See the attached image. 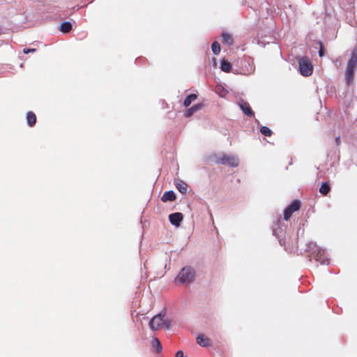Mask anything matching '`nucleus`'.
<instances>
[{
  "label": "nucleus",
  "instance_id": "f257e3e1",
  "mask_svg": "<svg viewBox=\"0 0 357 357\" xmlns=\"http://www.w3.org/2000/svg\"><path fill=\"white\" fill-rule=\"evenodd\" d=\"M165 312L162 311L159 314L154 316L149 322V327L152 331H158L162 326H165L167 329L171 328V321L165 320Z\"/></svg>",
  "mask_w": 357,
  "mask_h": 357
},
{
  "label": "nucleus",
  "instance_id": "f03ea898",
  "mask_svg": "<svg viewBox=\"0 0 357 357\" xmlns=\"http://www.w3.org/2000/svg\"><path fill=\"white\" fill-rule=\"evenodd\" d=\"M211 160L215 164L227 165L232 167H236L238 165V159L233 155L222 153L220 155H212Z\"/></svg>",
  "mask_w": 357,
  "mask_h": 357
},
{
  "label": "nucleus",
  "instance_id": "7ed1b4c3",
  "mask_svg": "<svg viewBox=\"0 0 357 357\" xmlns=\"http://www.w3.org/2000/svg\"><path fill=\"white\" fill-rule=\"evenodd\" d=\"M357 67V49L353 50L351 58L349 59L346 72V81L347 84H350L354 77V71Z\"/></svg>",
  "mask_w": 357,
  "mask_h": 357
},
{
  "label": "nucleus",
  "instance_id": "20e7f679",
  "mask_svg": "<svg viewBox=\"0 0 357 357\" xmlns=\"http://www.w3.org/2000/svg\"><path fill=\"white\" fill-rule=\"evenodd\" d=\"M300 73L308 77L312 74L313 66L310 59L307 56H303L298 59Z\"/></svg>",
  "mask_w": 357,
  "mask_h": 357
},
{
  "label": "nucleus",
  "instance_id": "39448f33",
  "mask_svg": "<svg viewBox=\"0 0 357 357\" xmlns=\"http://www.w3.org/2000/svg\"><path fill=\"white\" fill-rule=\"evenodd\" d=\"M194 278V270L190 267L186 266L183 268L182 270L179 272L176 278V281L183 284L190 283L193 281Z\"/></svg>",
  "mask_w": 357,
  "mask_h": 357
},
{
  "label": "nucleus",
  "instance_id": "423d86ee",
  "mask_svg": "<svg viewBox=\"0 0 357 357\" xmlns=\"http://www.w3.org/2000/svg\"><path fill=\"white\" fill-rule=\"evenodd\" d=\"M301 206V203L299 200H294L291 204L287 207L284 211V219L288 220L293 213L298 211Z\"/></svg>",
  "mask_w": 357,
  "mask_h": 357
},
{
  "label": "nucleus",
  "instance_id": "0eeeda50",
  "mask_svg": "<svg viewBox=\"0 0 357 357\" xmlns=\"http://www.w3.org/2000/svg\"><path fill=\"white\" fill-rule=\"evenodd\" d=\"M314 247L315 248V250L312 252V254L313 255L315 260L322 264H324L326 262L328 263V260L325 257L324 250L320 249L316 245H314Z\"/></svg>",
  "mask_w": 357,
  "mask_h": 357
},
{
  "label": "nucleus",
  "instance_id": "6e6552de",
  "mask_svg": "<svg viewBox=\"0 0 357 357\" xmlns=\"http://www.w3.org/2000/svg\"><path fill=\"white\" fill-rule=\"evenodd\" d=\"M183 218V214L178 212L172 213L169 216L170 222L176 227H178L180 225Z\"/></svg>",
  "mask_w": 357,
  "mask_h": 357
},
{
  "label": "nucleus",
  "instance_id": "1a4fd4ad",
  "mask_svg": "<svg viewBox=\"0 0 357 357\" xmlns=\"http://www.w3.org/2000/svg\"><path fill=\"white\" fill-rule=\"evenodd\" d=\"M239 106H240V108L241 109V110L243 111V112L245 115H247L250 117L254 116L255 114L248 102L242 101L241 102L239 103Z\"/></svg>",
  "mask_w": 357,
  "mask_h": 357
},
{
  "label": "nucleus",
  "instance_id": "9d476101",
  "mask_svg": "<svg viewBox=\"0 0 357 357\" xmlns=\"http://www.w3.org/2000/svg\"><path fill=\"white\" fill-rule=\"evenodd\" d=\"M197 342L202 347H207L211 344V340L203 334H200L197 337Z\"/></svg>",
  "mask_w": 357,
  "mask_h": 357
},
{
  "label": "nucleus",
  "instance_id": "9b49d317",
  "mask_svg": "<svg viewBox=\"0 0 357 357\" xmlns=\"http://www.w3.org/2000/svg\"><path fill=\"white\" fill-rule=\"evenodd\" d=\"M203 106H204V105L202 103H198V104L193 105L192 107H191L190 108H189L188 109L186 110V112H185V117L191 116L194 113H195L198 110L201 109L203 107Z\"/></svg>",
  "mask_w": 357,
  "mask_h": 357
},
{
  "label": "nucleus",
  "instance_id": "f8f14e48",
  "mask_svg": "<svg viewBox=\"0 0 357 357\" xmlns=\"http://www.w3.org/2000/svg\"><path fill=\"white\" fill-rule=\"evenodd\" d=\"M176 195L175 193L172 191V190H169V191H167V192H165L162 198H161V200L163 202H173L176 199Z\"/></svg>",
  "mask_w": 357,
  "mask_h": 357
},
{
  "label": "nucleus",
  "instance_id": "ddd939ff",
  "mask_svg": "<svg viewBox=\"0 0 357 357\" xmlns=\"http://www.w3.org/2000/svg\"><path fill=\"white\" fill-rule=\"evenodd\" d=\"M26 121H27L28 125L30 127H33L36 124V114L33 112L29 111V112H27V114H26Z\"/></svg>",
  "mask_w": 357,
  "mask_h": 357
},
{
  "label": "nucleus",
  "instance_id": "4468645a",
  "mask_svg": "<svg viewBox=\"0 0 357 357\" xmlns=\"http://www.w3.org/2000/svg\"><path fill=\"white\" fill-rule=\"evenodd\" d=\"M222 43L226 45H231L234 43L233 38H232L231 35L229 33H226V32L222 33Z\"/></svg>",
  "mask_w": 357,
  "mask_h": 357
},
{
  "label": "nucleus",
  "instance_id": "2eb2a0df",
  "mask_svg": "<svg viewBox=\"0 0 357 357\" xmlns=\"http://www.w3.org/2000/svg\"><path fill=\"white\" fill-rule=\"evenodd\" d=\"M330 190L331 186L329 182H323L319 188V192L323 195H326Z\"/></svg>",
  "mask_w": 357,
  "mask_h": 357
},
{
  "label": "nucleus",
  "instance_id": "dca6fc26",
  "mask_svg": "<svg viewBox=\"0 0 357 357\" xmlns=\"http://www.w3.org/2000/svg\"><path fill=\"white\" fill-rule=\"evenodd\" d=\"M176 189L182 194H185L188 191V185L183 181L176 183Z\"/></svg>",
  "mask_w": 357,
  "mask_h": 357
},
{
  "label": "nucleus",
  "instance_id": "f3484780",
  "mask_svg": "<svg viewBox=\"0 0 357 357\" xmlns=\"http://www.w3.org/2000/svg\"><path fill=\"white\" fill-rule=\"evenodd\" d=\"M72 29V24L70 22H64L63 23H61V24L60 25V27H59V30L60 31H61L62 33H68L71 31Z\"/></svg>",
  "mask_w": 357,
  "mask_h": 357
},
{
  "label": "nucleus",
  "instance_id": "a211bd4d",
  "mask_svg": "<svg viewBox=\"0 0 357 357\" xmlns=\"http://www.w3.org/2000/svg\"><path fill=\"white\" fill-rule=\"evenodd\" d=\"M220 68L222 71L225 73H229L231 70V64L225 59H222L221 61Z\"/></svg>",
  "mask_w": 357,
  "mask_h": 357
},
{
  "label": "nucleus",
  "instance_id": "6ab92c4d",
  "mask_svg": "<svg viewBox=\"0 0 357 357\" xmlns=\"http://www.w3.org/2000/svg\"><path fill=\"white\" fill-rule=\"evenodd\" d=\"M197 98V96L196 94H190L188 96L183 102V105L185 107H188L193 101H195Z\"/></svg>",
  "mask_w": 357,
  "mask_h": 357
},
{
  "label": "nucleus",
  "instance_id": "aec40b11",
  "mask_svg": "<svg viewBox=\"0 0 357 357\" xmlns=\"http://www.w3.org/2000/svg\"><path fill=\"white\" fill-rule=\"evenodd\" d=\"M152 347L155 349L156 352H160L162 349L160 342L158 338H153L152 340Z\"/></svg>",
  "mask_w": 357,
  "mask_h": 357
},
{
  "label": "nucleus",
  "instance_id": "412c9836",
  "mask_svg": "<svg viewBox=\"0 0 357 357\" xmlns=\"http://www.w3.org/2000/svg\"><path fill=\"white\" fill-rule=\"evenodd\" d=\"M211 50L214 54H218L220 52V46L219 43L216 41L213 42L211 45Z\"/></svg>",
  "mask_w": 357,
  "mask_h": 357
},
{
  "label": "nucleus",
  "instance_id": "4be33fe9",
  "mask_svg": "<svg viewBox=\"0 0 357 357\" xmlns=\"http://www.w3.org/2000/svg\"><path fill=\"white\" fill-rule=\"evenodd\" d=\"M260 132L262 135L266 137H270L272 135L271 130L267 126H262L260 128Z\"/></svg>",
  "mask_w": 357,
  "mask_h": 357
},
{
  "label": "nucleus",
  "instance_id": "5701e85b",
  "mask_svg": "<svg viewBox=\"0 0 357 357\" xmlns=\"http://www.w3.org/2000/svg\"><path fill=\"white\" fill-rule=\"evenodd\" d=\"M319 45H320V49L319 51V54L320 56H323L324 54V47H323V45H322L321 42H319Z\"/></svg>",
  "mask_w": 357,
  "mask_h": 357
},
{
  "label": "nucleus",
  "instance_id": "b1692460",
  "mask_svg": "<svg viewBox=\"0 0 357 357\" xmlns=\"http://www.w3.org/2000/svg\"><path fill=\"white\" fill-rule=\"evenodd\" d=\"M175 357H184L183 352L182 351H178L176 353Z\"/></svg>",
  "mask_w": 357,
  "mask_h": 357
},
{
  "label": "nucleus",
  "instance_id": "393cba45",
  "mask_svg": "<svg viewBox=\"0 0 357 357\" xmlns=\"http://www.w3.org/2000/svg\"><path fill=\"white\" fill-rule=\"evenodd\" d=\"M35 51H36L35 49H24V50H23L24 53H25V54H28L29 52H33Z\"/></svg>",
  "mask_w": 357,
  "mask_h": 357
},
{
  "label": "nucleus",
  "instance_id": "a878e982",
  "mask_svg": "<svg viewBox=\"0 0 357 357\" xmlns=\"http://www.w3.org/2000/svg\"><path fill=\"white\" fill-rule=\"evenodd\" d=\"M311 245H312V243H310L309 245V247L310 249H312V248H311ZM315 250V248L313 246V250Z\"/></svg>",
  "mask_w": 357,
  "mask_h": 357
},
{
  "label": "nucleus",
  "instance_id": "bb28decb",
  "mask_svg": "<svg viewBox=\"0 0 357 357\" xmlns=\"http://www.w3.org/2000/svg\"><path fill=\"white\" fill-rule=\"evenodd\" d=\"M311 245H312V243H310L309 245V247L310 249H312V248H311ZM315 250V248L313 246V250Z\"/></svg>",
  "mask_w": 357,
  "mask_h": 357
},
{
  "label": "nucleus",
  "instance_id": "cd10ccee",
  "mask_svg": "<svg viewBox=\"0 0 357 357\" xmlns=\"http://www.w3.org/2000/svg\"><path fill=\"white\" fill-rule=\"evenodd\" d=\"M336 142H337V144H339V143H340V139H339V138H336Z\"/></svg>",
  "mask_w": 357,
  "mask_h": 357
}]
</instances>
